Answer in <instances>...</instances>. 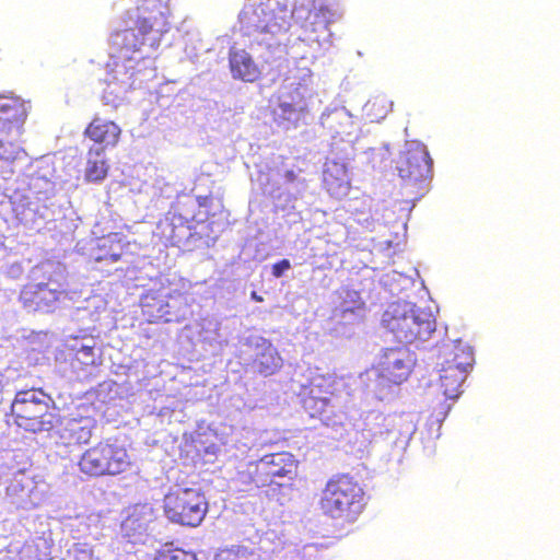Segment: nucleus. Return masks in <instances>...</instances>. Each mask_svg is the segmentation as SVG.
<instances>
[{
	"label": "nucleus",
	"mask_w": 560,
	"mask_h": 560,
	"mask_svg": "<svg viewBox=\"0 0 560 560\" xmlns=\"http://www.w3.org/2000/svg\"><path fill=\"white\" fill-rule=\"evenodd\" d=\"M121 257V254L120 253H112L109 255H104V256H100L96 258V260H103V259H108L113 262H116L120 259Z\"/></svg>",
	"instance_id": "nucleus-31"
},
{
	"label": "nucleus",
	"mask_w": 560,
	"mask_h": 560,
	"mask_svg": "<svg viewBox=\"0 0 560 560\" xmlns=\"http://www.w3.org/2000/svg\"><path fill=\"white\" fill-rule=\"evenodd\" d=\"M364 308V303L362 301H360L359 303H357L354 306L352 307H343L339 311V313L337 314L340 318H346L347 315H352V316H355L358 317Z\"/></svg>",
	"instance_id": "nucleus-29"
},
{
	"label": "nucleus",
	"mask_w": 560,
	"mask_h": 560,
	"mask_svg": "<svg viewBox=\"0 0 560 560\" xmlns=\"http://www.w3.org/2000/svg\"><path fill=\"white\" fill-rule=\"evenodd\" d=\"M83 133L94 143L102 145L100 149L104 151L105 148L115 147L118 143L121 129L115 121L96 116L90 121Z\"/></svg>",
	"instance_id": "nucleus-18"
},
{
	"label": "nucleus",
	"mask_w": 560,
	"mask_h": 560,
	"mask_svg": "<svg viewBox=\"0 0 560 560\" xmlns=\"http://www.w3.org/2000/svg\"><path fill=\"white\" fill-rule=\"evenodd\" d=\"M292 14L302 32V40L319 43L328 34L329 20L326 11L300 3L294 7Z\"/></svg>",
	"instance_id": "nucleus-13"
},
{
	"label": "nucleus",
	"mask_w": 560,
	"mask_h": 560,
	"mask_svg": "<svg viewBox=\"0 0 560 560\" xmlns=\"http://www.w3.org/2000/svg\"><path fill=\"white\" fill-rule=\"evenodd\" d=\"M279 97V124L282 121H295L299 118V115L305 110V105H302L301 96H296L295 101Z\"/></svg>",
	"instance_id": "nucleus-25"
},
{
	"label": "nucleus",
	"mask_w": 560,
	"mask_h": 560,
	"mask_svg": "<svg viewBox=\"0 0 560 560\" xmlns=\"http://www.w3.org/2000/svg\"><path fill=\"white\" fill-rule=\"evenodd\" d=\"M298 465L299 462L289 452L266 454L252 465L248 477L256 488H264L275 483L277 478L293 479Z\"/></svg>",
	"instance_id": "nucleus-11"
},
{
	"label": "nucleus",
	"mask_w": 560,
	"mask_h": 560,
	"mask_svg": "<svg viewBox=\"0 0 560 560\" xmlns=\"http://www.w3.org/2000/svg\"><path fill=\"white\" fill-rule=\"evenodd\" d=\"M310 83H311V74H305L303 77H298L295 74L288 75L284 79V84L282 86L281 93L279 97L289 98L295 101L296 96H301L302 105L306 106V96L310 93Z\"/></svg>",
	"instance_id": "nucleus-23"
},
{
	"label": "nucleus",
	"mask_w": 560,
	"mask_h": 560,
	"mask_svg": "<svg viewBox=\"0 0 560 560\" xmlns=\"http://www.w3.org/2000/svg\"><path fill=\"white\" fill-rule=\"evenodd\" d=\"M180 241H182V237H179V236H178V235H176V234H172V235L170 236V242H171L173 245H177V244H179V243H180Z\"/></svg>",
	"instance_id": "nucleus-33"
},
{
	"label": "nucleus",
	"mask_w": 560,
	"mask_h": 560,
	"mask_svg": "<svg viewBox=\"0 0 560 560\" xmlns=\"http://www.w3.org/2000/svg\"><path fill=\"white\" fill-rule=\"evenodd\" d=\"M284 177L288 182L292 183L296 179V174L294 173V171L289 170L284 173Z\"/></svg>",
	"instance_id": "nucleus-32"
},
{
	"label": "nucleus",
	"mask_w": 560,
	"mask_h": 560,
	"mask_svg": "<svg viewBox=\"0 0 560 560\" xmlns=\"http://www.w3.org/2000/svg\"><path fill=\"white\" fill-rule=\"evenodd\" d=\"M51 404L52 399L48 394L33 387L15 393L10 411L18 427L39 432L52 427Z\"/></svg>",
	"instance_id": "nucleus-6"
},
{
	"label": "nucleus",
	"mask_w": 560,
	"mask_h": 560,
	"mask_svg": "<svg viewBox=\"0 0 560 560\" xmlns=\"http://www.w3.org/2000/svg\"><path fill=\"white\" fill-rule=\"evenodd\" d=\"M133 10L125 14V27L114 31L110 45L117 51H139L151 38H160L171 30L168 0H132Z\"/></svg>",
	"instance_id": "nucleus-1"
},
{
	"label": "nucleus",
	"mask_w": 560,
	"mask_h": 560,
	"mask_svg": "<svg viewBox=\"0 0 560 560\" xmlns=\"http://www.w3.org/2000/svg\"><path fill=\"white\" fill-rule=\"evenodd\" d=\"M77 358H78L79 361H82L84 363H85L84 360L91 359L90 362L94 363V347H92V346H82L77 351Z\"/></svg>",
	"instance_id": "nucleus-30"
},
{
	"label": "nucleus",
	"mask_w": 560,
	"mask_h": 560,
	"mask_svg": "<svg viewBox=\"0 0 560 560\" xmlns=\"http://www.w3.org/2000/svg\"><path fill=\"white\" fill-rule=\"evenodd\" d=\"M252 298H253L255 301H257V302H261V301H262V298H261V296H259V295H257V294H256V292H253V293H252Z\"/></svg>",
	"instance_id": "nucleus-36"
},
{
	"label": "nucleus",
	"mask_w": 560,
	"mask_h": 560,
	"mask_svg": "<svg viewBox=\"0 0 560 560\" xmlns=\"http://www.w3.org/2000/svg\"><path fill=\"white\" fill-rule=\"evenodd\" d=\"M214 560H261V558L254 549L242 545H232L221 548L215 553Z\"/></svg>",
	"instance_id": "nucleus-24"
},
{
	"label": "nucleus",
	"mask_w": 560,
	"mask_h": 560,
	"mask_svg": "<svg viewBox=\"0 0 560 560\" xmlns=\"http://www.w3.org/2000/svg\"><path fill=\"white\" fill-rule=\"evenodd\" d=\"M386 322L396 341L405 346L427 341L436 328L434 315L420 307H412L401 314L395 313Z\"/></svg>",
	"instance_id": "nucleus-10"
},
{
	"label": "nucleus",
	"mask_w": 560,
	"mask_h": 560,
	"mask_svg": "<svg viewBox=\"0 0 560 560\" xmlns=\"http://www.w3.org/2000/svg\"><path fill=\"white\" fill-rule=\"evenodd\" d=\"M97 425L94 417H75L67 419L57 431V445L67 450L78 448L88 444Z\"/></svg>",
	"instance_id": "nucleus-15"
},
{
	"label": "nucleus",
	"mask_w": 560,
	"mask_h": 560,
	"mask_svg": "<svg viewBox=\"0 0 560 560\" xmlns=\"http://www.w3.org/2000/svg\"><path fill=\"white\" fill-rule=\"evenodd\" d=\"M291 268L289 259H281L271 266V273L276 278H280L283 273Z\"/></svg>",
	"instance_id": "nucleus-28"
},
{
	"label": "nucleus",
	"mask_w": 560,
	"mask_h": 560,
	"mask_svg": "<svg viewBox=\"0 0 560 560\" xmlns=\"http://www.w3.org/2000/svg\"><path fill=\"white\" fill-rule=\"evenodd\" d=\"M188 203H192V200H187L185 202H182L180 200H177L176 206L179 211V215L185 219L186 221L197 222L201 223L208 220L210 217H213L214 213H211L209 209L213 205V195L210 192L209 195L205 196H197L196 197V203L199 208L198 212L189 211L187 209H183Z\"/></svg>",
	"instance_id": "nucleus-22"
},
{
	"label": "nucleus",
	"mask_w": 560,
	"mask_h": 560,
	"mask_svg": "<svg viewBox=\"0 0 560 560\" xmlns=\"http://www.w3.org/2000/svg\"><path fill=\"white\" fill-rule=\"evenodd\" d=\"M136 518H132V517H128L125 523H124V527L125 528H128L129 526H132L135 523H136Z\"/></svg>",
	"instance_id": "nucleus-34"
},
{
	"label": "nucleus",
	"mask_w": 560,
	"mask_h": 560,
	"mask_svg": "<svg viewBox=\"0 0 560 560\" xmlns=\"http://www.w3.org/2000/svg\"><path fill=\"white\" fill-rule=\"evenodd\" d=\"M162 502L165 517L171 523L185 527L199 526L208 513V501L205 494L195 488L171 489Z\"/></svg>",
	"instance_id": "nucleus-8"
},
{
	"label": "nucleus",
	"mask_w": 560,
	"mask_h": 560,
	"mask_svg": "<svg viewBox=\"0 0 560 560\" xmlns=\"http://www.w3.org/2000/svg\"><path fill=\"white\" fill-rule=\"evenodd\" d=\"M324 183L327 190L332 195L343 194L348 190V183L345 179H334L331 174L325 173Z\"/></svg>",
	"instance_id": "nucleus-27"
},
{
	"label": "nucleus",
	"mask_w": 560,
	"mask_h": 560,
	"mask_svg": "<svg viewBox=\"0 0 560 560\" xmlns=\"http://www.w3.org/2000/svg\"><path fill=\"white\" fill-rule=\"evenodd\" d=\"M3 385H4V375L3 373L0 371V392L2 390L3 388Z\"/></svg>",
	"instance_id": "nucleus-35"
},
{
	"label": "nucleus",
	"mask_w": 560,
	"mask_h": 560,
	"mask_svg": "<svg viewBox=\"0 0 560 560\" xmlns=\"http://www.w3.org/2000/svg\"><path fill=\"white\" fill-rule=\"evenodd\" d=\"M441 357L443 361L441 363L439 387L447 399H456L462 394L463 383L475 361L472 349L460 341H456L446 346Z\"/></svg>",
	"instance_id": "nucleus-9"
},
{
	"label": "nucleus",
	"mask_w": 560,
	"mask_h": 560,
	"mask_svg": "<svg viewBox=\"0 0 560 560\" xmlns=\"http://www.w3.org/2000/svg\"><path fill=\"white\" fill-rule=\"evenodd\" d=\"M377 103H378V100H375V101L371 104V106H375Z\"/></svg>",
	"instance_id": "nucleus-37"
},
{
	"label": "nucleus",
	"mask_w": 560,
	"mask_h": 560,
	"mask_svg": "<svg viewBox=\"0 0 560 560\" xmlns=\"http://www.w3.org/2000/svg\"><path fill=\"white\" fill-rule=\"evenodd\" d=\"M130 465L127 448L112 439L85 450L78 463L80 471L89 477L116 476L128 470Z\"/></svg>",
	"instance_id": "nucleus-7"
},
{
	"label": "nucleus",
	"mask_w": 560,
	"mask_h": 560,
	"mask_svg": "<svg viewBox=\"0 0 560 560\" xmlns=\"http://www.w3.org/2000/svg\"><path fill=\"white\" fill-rule=\"evenodd\" d=\"M43 280L27 283L21 291L20 299L31 311L51 313L67 294V276L59 264L48 262L40 267Z\"/></svg>",
	"instance_id": "nucleus-5"
},
{
	"label": "nucleus",
	"mask_w": 560,
	"mask_h": 560,
	"mask_svg": "<svg viewBox=\"0 0 560 560\" xmlns=\"http://www.w3.org/2000/svg\"><path fill=\"white\" fill-rule=\"evenodd\" d=\"M318 506L325 516L351 524L365 510L366 493L353 476L336 474L322 489Z\"/></svg>",
	"instance_id": "nucleus-2"
},
{
	"label": "nucleus",
	"mask_w": 560,
	"mask_h": 560,
	"mask_svg": "<svg viewBox=\"0 0 560 560\" xmlns=\"http://www.w3.org/2000/svg\"><path fill=\"white\" fill-rule=\"evenodd\" d=\"M335 390L334 378L324 375L313 377L301 392L304 409L312 418H324L328 412Z\"/></svg>",
	"instance_id": "nucleus-12"
},
{
	"label": "nucleus",
	"mask_w": 560,
	"mask_h": 560,
	"mask_svg": "<svg viewBox=\"0 0 560 560\" xmlns=\"http://www.w3.org/2000/svg\"><path fill=\"white\" fill-rule=\"evenodd\" d=\"M432 160L424 145L417 144L401 153L397 171L402 179L419 182L430 176Z\"/></svg>",
	"instance_id": "nucleus-14"
},
{
	"label": "nucleus",
	"mask_w": 560,
	"mask_h": 560,
	"mask_svg": "<svg viewBox=\"0 0 560 560\" xmlns=\"http://www.w3.org/2000/svg\"><path fill=\"white\" fill-rule=\"evenodd\" d=\"M154 560H198L196 555L180 548H163L158 551Z\"/></svg>",
	"instance_id": "nucleus-26"
},
{
	"label": "nucleus",
	"mask_w": 560,
	"mask_h": 560,
	"mask_svg": "<svg viewBox=\"0 0 560 560\" xmlns=\"http://www.w3.org/2000/svg\"><path fill=\"white\" fill-rule=\"evenodd\" d=\"M292 16V11L277 1L249 4L240 14L241 30L243 35L260 44V35L276 36L287 32Z\"/></svg>",
	"instance_id": "nucleus-4"
},
{
	"label": "nucleus",
	"mask_w": 560,
	"mask_h": 560,
	"mask_svg": "<svg viewBox=\"0 0 560 560\" xmlns=\"http://www.w3.org/2000/svg\"><path fill=\"white\" fill-rule=\"evenodd\" d=\"M409 353L404 348L386 349L380 361V373L393 384H401L410 374Z\"/></svg>",
	"instance_id": "nucleus-17"
},
{
	"label": "nucleus",
	"mask_w": 560,
	"mask_h": 560,
	"mask_svg": "<svg viewBox=\"0 0 560 560\" xmlns=\"http://www.w3.org/2000/svg\"><path fill=\"white\" fill-rule=\"evenodd\" d=\"M189 306L187 293L171 282H160L140 298L142 315L149 323H179L185 319Z\"/></svg>",
	"instance_id": "nucleus-3"
},
{
	"label": "nucleus",
	"mask_w": 560,
	"mask_h": 560,
	"mask_svg": "<svg viewBox=\"0 0 560 560\" xmlns=\"http://www.w3.org/2000/svg\"><path fill=\"white\" fill-rule=\"evenodd\" d=\"M103 149L91 148L88 151V160L84 172L86 182L100 183L104 180L108 174V163L103 156Z\"/></svg>",
	"instance_id": "nucleus-21"
},
{
	"label": "nucleus",
	"mask_w": 560,
	"mask_h": 560,
	"mask_svg": "<svg viewBox=\"0 0 560 560\" xmlns=\"http://www.w3.org/2000/svg\"><path fill=\"white\" fill-rule=\"evenodd\" d=\"M230 70L234 79L244 82H255L261 71L250 54L244 49H231L229 52Z\"/></svg>",
	"instance_id": "nucleus-19"
},
{
	"label": "nucleus",
	"mask_w": 560,
	"mask_h": 560,
	"mask_svg": "<svg viewBox=\"0 0 560 560\" xmlns=\"http://www.w3.org/2000/svg\"><path fill=\"white\" fill-rule=\"evenodd\" d=\"M253 366L257 373L264 376H270L281 369L282 358L271 342L264 340L257 346Z\"/></svg>",
	"instance_id": "nucleus-20"
},
{
	"label": "nucleus",
	"mask_w": 560,
	"mask_h": 560,
	"mask_svg": "<svg viewBox=\"0 0 560 560\" xmlns=\"http://www.w3.org/2000/svg\"><path fill=\"white\" fill-rule=\"evenodd\" d=\"M26 109L19 100L8 98L0 103V147L11 143L12 136L21 132Z\"/></svg>",
	"instance_id": "nucleus-16"
}]
</instances>
